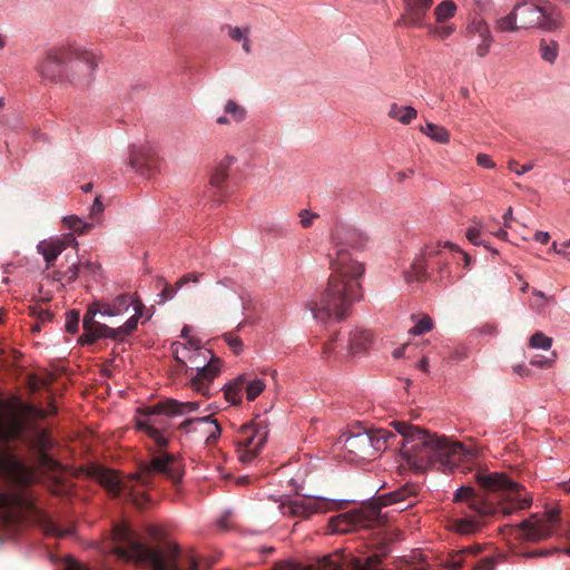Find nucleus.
<instances>
[{
	"label": "nucleus",
	"instance_id": "nucleus-7",
	"mask_svg": "<svg viewBox=\"0 0 570 570\" xmlns=\"http://www.w3.org/2000/svg\"><path fill=\"white\" fill-rule=\"evenodd\" d=\"M395 434L385 429L361 430L343 434L341 441L351 460H371L392 444Z\"/></svg>",
	"mask_w": 570,
	"mask_h": 570
},
{
	"label": "nucleus",
	"instance_id": "nucleus-56",
	"mask_svg": "<svg viewBox=\"0 0 570 570\" xmlns=\"http://www.w3.org/2000/svg\"><path fill=\"white\" fill-rule=\"evenodd\" d=\"M480 237V228L479 227H469L466 229V238L474 245H479Z\"/></svg>",
	"mask_w": 570,
	"mask_h": 570
},
{
	"label": "nucleus",
	"instance_id": "nucleus-53",
	"mask_svg": "<svg viewBox=\"0 0 570 570\" xmlns=\"http://www.w3.org/2000/svg\"><path fill=\"white\" fill-rule=\"evenodd\" d=\"M454 31L455 27L453 24L434 27L432 30V32L440 39L450 37Z\"/></svg>",
	"mask_w": 570,
	"mask_h": 570
},
{
	"label": "nucleus",
	"instance_id": "nucleus-10",
	"mask_svg": "<svg viewBox=\"0 0 570 570\" xmlns=\"http://www.w3.org/2000/svg\"><path fill=\"white\" fill-rule=\"evenodd\" d=\"M267 422L256 417L254 421L240 426L235 444L238 459L248 463L253 461L265 444L268 435Z\"/></svg>",
	"mask_w": 570,
	"mask_h": 570
},
{
	"label": "nucleus",
	"instance_id": "nucleus-49",
	"mask_svg": "<svg viewBox=\"0 0 570 570\" xmlns=\"http://www.w3.org/2000/svg\"><path fill=\"white\" fill-rule=\"evenodd\" d=\"M227 29H228V36L234 41H242L249 33V28L248 27L242 29V28H238V27L228 26Z\"/></svg>",
	"mask_w": 570,
	"mask_h": 570
},
{
	"label": "nucleus",
	"instance_id": "nucleus-54",
	"mask_svg": "<svg viewBox=\"0 0 570 570\" xmlns=\"http://www.w3.org/2000/svg\"><path fill=\"white\" fill-rule=\"evenodd\" d=\"M202 275L199 273H187L177 281V287H183L190 282L198 283Z\"/></svg>",
	"mask_w": 570,
	"mask_h": 570
},
{
	"label": "nucleus",
	"instance_id": "nucleus-59",
	"mask_svg": "<svg viewBox=\"0 0 570 570\" xmlns=\"http://www.w3.org/2000/svg\"><path fill=\"white\" fill-rule=\"evenodd\" d=\"M65 570H88L86 567H83L81 563H79L75 559H68L66 561Z\"/></svg>",
	"mask_w": 570,
	"mask_h": 570
},
{
	"label": "nucleus",
	"instance_id": "nucleus-2",
	"mask_svg": "<svg viewBox=\"0 0 570 570\" xmlns=\"http://www.w3.org/2000/svg\"><path fill=\"white\" fill-rule=\"evenodd\" d=\"M483 493L472 487H461L454 493V502L466 503L473 515L455 519L452 529L460 534H472L484 525V518L502 513L510 515L530 507L531 500L523 495V487L505 473L479 471L474 475Z\"/></svg>",
	"mask_w": 570,
	"mask_h": 570
},
{
	"label": "nucleus",
	"instance_id": "nucleus-58",
	"mask_svg": "<svg viewBox=\"0 0 570 570\" xmlns=\"http://www.w3.org/2000/svg\"><path fill=\"white\" fill-rule=\"evenodd\" d=\"M301 224L304 228H308L313 224V219L316 215H309L306 210H302L301 214Z\"/></svg>",
	"mask_w": 570,
	"mask_h": 570
},
{
	"label": "nucleus",
	"instance_id": "nucleus-35",
	"mask_svg": "<svg viewBox=\"0 0 570 570\" xmlns=\"http://www.w3.org/2000/svg\"><path fill=\"white\" fill-rule=\"evenodd\" d=\"M245 384V377L239 376L235 380V382L228 384L225 389V399L232 404H238L242 401V390Z\"/></svg>",
	"mask_w": 570,
	"mask_h": 570
},
{
	"label": "nucleus",
	"instance_id": "nucleus-57",
	"mask_svg": "<svg viewBox=\"0 0 570 570\" xmlns=\"http://www.w3.org/2000/svg\"><path fill=\"white\" fill-rule=\"evenodd\" d=\"M104 212V205L100 200V197H96L94 204L90 208V217L95 218L97 215L101 214Z\"/></svg>",
	"mask_w": 570,
	"mask_h": 570
},
{
	"label": "nucleus",
	"instance_id": "nucleus-24",
	"mask_svg": "<svg viewBox=\"0 0 570 570\" xmlns=\"http://www.w3.org/2000/svg\"><path fill=\"white\" fill-rule=\"evenodd\" d=\"M145 308V305L142 302H137L135 304V314L126 321V323L122 326H119L117 328H111L108 326V328H102L105 333H107V338H111L115 341H124L127 336H129L138 325V321L142 315V311Z\"/></svg>",
	"mask_w": 570,
	"mask_h": 570
},
{
	"label": "nucleus",
	"instance_id": "nucleus-3",
	"mask_svg": "<svg viewBox=\"0 0 570 570\" xmlns=\"http://www.w3.org/2000/svg\"><path fill=\"white\" fill-rule=\"evenodd\" d=\"M392 425L402 436L400 453L412 470L424 471L435 466L438 470L465 473L478 458L475 450L450 442L445 436L431 434L403 421H394Z\"/></svg>",
	"mask_w": 570,
	"mask_h": 570
},
{
	"label": "nucleus",
	"instance_id": "nucleus-50",
	"mask_svg": "<svg viewBox=\"0 0 570 570\" xmlns=\"http://www.w3.org/2000/svg\"><path fill=\"white\" fill-rule=\"evenodd\" d=\"M495 566L497 559L494 557H485L473 567V570H494Z\"/></svg>",
	"mask_w": 570,
	"mask_h": 570
},
{
	"label": "nucleus",
	"instance_id": "nucleus-13",
	"mask_svg": "<svg viewBox=\"0 0 570 570\" xmlns=\"http://www.w3.org/2000/svg\"><path fill=\"white\" fill-rule=\"evenodd\" d=\"M380 507L371 504L330 519V528L335 533H346L357 528H372L380 522Z\"/></svg>",
	"mask_w": 570,
	"mask_h": 570
},
{
	"label": "nucleus",
	"instance_id": "nucleus-20",
	"mask_svg": "<svg viewBox=\"0 0 570 570\" xmlns=\"http://www.w3.org/2000/svg\"><path fill=\"white\" fill-rule=\"evenodd\" d=\"M99 304L101 303L91 304L83 316V334L78 338L81 345H91L99 338H107V333L102 328H108V325L95 321L96 314L100 313Z\"/></svg>",
	"mask_w": 570,
	"mask_h": 570
},
{
	"label": "nucleus",
	"instance_id": "nucleus-29",
	"mask_svg": "<svg viewBox=\"0 0 570 570\" xmlns=\"http://www.w3.org/2000/svg\"><path fill=\"white\" fill-rule=\"evenodd\" d=\"M37 520L46 535L60 538L70 533L69 529H62L49 514L45 512H39Z\"/></svg>",
	"mask_w": 570,
	"mask_h": 570
},
{
	"label": "nucleus",
	"instance_id": "nucleus-52",
	"mask_svg": "<svg viewBox=\"0 0 570 570\" xmlns=\"http://www.w3.org/2000/svg\"><path fill=\"white\" fill-rule=\"evenodd\" d=\"M48 445V436L45 432H40L35 436L32 446L37 449L39 452H45Z\"/></svg>",
	"mask_w": 570,
	"mask_h": 570
},
{
	"label": "nucleus",
	"instance_id": "nucleus-38",
	"mask_svg": "<svg viewBox=\"0 0 570 570\" xmlns=\"http://www.w3.org/2000/svg\"><path fill=\"white\" fill-rule=\"evenodd\" d=\"M224 110L225 114L229 115L230 118L236 122L243 121L246 117L245 108L234 100H228L227 104L225 105Z\"/></svg>",
	"mask_w": 570,
	"mask_h": 570
},
{
	"label": "nucleus",
	"instance_id": "nucleus-11",
	"mask_svg": "<svg viewBox=\"0 0 570 570\" xmlns=\"http://www.w3.org/2000/svg\"><path fill=\"white\" fill-rule=\"evenodd\" d=\"M443 248L442 243L426 245L420 257L411 266L412 277L421 281L428 276V271L438 272L439 279L443 281L451 276L449 271V253Z\"/></svg>",
	"mask_w": 570,
	"mask_h": 570
},
{
	"label": "nucleus",
	"instance_id": "nucleus-64",
	"mask_svg": "<svg viewBox=\"0 0 570 570\" xmlns=\"http://www.w3.org/2000/svg\"><path fill=\"white\" fill-rule=\"evenodd\" d=\"M550 239V235L549 233L547 232H537L534 234V240L541 243V244H547Z\"/></svg>",
	"mask_w": 570,
	"mask_h": 570
},
{
	"label": "nucleus",
	"instance_id": "nucleus-23",
	"mask_svg": "<svg viewBox=\"0 0 570 570\" xmlns=\"http://www.w3.org/2000/svg\"><path fill=\"white\" fill-rule=\"evenodd\" d=\"M404 13L397 23L420 26L432 6V0H403Z\"/></svg>",
	"mask_w": 570,
	"mask_h": 570
},
{
	"label": "nucleus",
	"instance_id": "nucleus-47",
	"mask_svg": "<svg viewBox=\"0 0 570 570\" xmlns=\"http://www.w3.org/2000/svg\"><path fill=\"white\" fill-rule=\"evenodd\" d=\"M223 338L235 354H239L242 352L243 341L238 336H234L233 333H225Z\"/></svg>",
	"mask_w": 570,
	"mask_h": 570
},
{
	"label": "nucleus",
	"instance_id": "nucleus-17",
	"mask_svg": "<svg viewBox=\"0 0 570 570\" xmlns=\"http://www.w3.org/2000/svg\"><path fill=\"white\" fill-rule=\"evenodd\" d=\"M336 501L324 498H299L291 501L288 505L284 507L286 509L284 513L308 519L313 514L325 513L336 509Z\"/></svg>",
	"mask_w": 570,
	"mask_h": 570
},
{
	"label": "nucleus",
	"instance_id": "nucleus-55",
	"mask_svg": "<svg viewBox=\"0 0 570 570\" xmlns=\"http://www.w3.org/2000/svg\"><path fill=\"white\" fill-rule=\"evenodd\" d=\"M476 164L484 168H494L495 164L491 160L490 156L485 154H479L476 156Z\"/></svg>",
	"mask_w": 570,
	"mask_h": 570
},
{
	"label": "nucleus",
	"instance_id": "nucleus-37",
	"mask_svg": "<svg viewBox=\"0 0 570 570\" xmlns=\"http://www.w3.org/2000/svg\"><path fill=\"white\" fill-rule=\"evenodd\" d=\"M456 4L452 0H444L439 3L434 10L438 22H444L454 17Z\"/></svg>",
	"mask_w": 570,
	"mask_h": 570
},
{
	"label": "nucleus",
	"instance_id": "nucleus-6",
	"mask_svg": "<svg viewBox=\"0 0 570 570\" xmlns=\"http://www.w3.org/2000/svg\"><path fill=\"white\" fill-rule=\"evenodd\" d=\"M199 402H179L167 399L146 409V417L137 421L139 431L145 432L154 443L165 449L169 445L167 432L170 428L169 416H181L199 409Z\"/></svg>",
	"mask_w": 570,
	"mask_h": 570
},
{
	"label": "nucleus",
	"instance_id": "nucleus-33",
	"mask_svg": "<svg viewBox=\"0 0 570 570\" xmlns=\"http://www.w3.org/2000/svg\"><path fill=\"white\" fill-rule=\"evenodd\" d=\"M420 130L436 142L448 144L450 141V132L442 126L428 122Z\"/></svg>",
	"mask_w": 570,
	"mask_h": 570
},
{
	"label": "nucleus",
	"instance_id": "nucleus-40",
	"mask_svg": "<svg viewBox=\"0 0 570 570\" xmlns=\"http://www.w3.org/2000/svg\"><path fill=\"white\" fill-rule=\"evenodd\" d=\"M65 223L70 229L81 235L87 234L92 227V224L82 222L78 216L66 217Z\"/></svg>",
	"mask_w": 570,
	"mask_h": 570
},
{
	"label": "nucleus",
	"instance_id": "nucleus-18",
	"mask_svg": "<svg viewBox=\"0 0 570 570\" xmlns=\"http://www.w3.org/2000/svg\"><path fill=\"white\" fill-rule=\"evenodd\" d=\"M178 430L185 434L196 433L205 438V443L214 444L220 435L222 429L212 415L187 419L178 425Z\"/></svg>",
	"mask_w": 570,
	"mask_h": 570
},
{
	"label": "nucleus",
	"instance_id": "nucleus-62",
	"mask_svg": "<svg viewBox=\"0 0 570 570\" xmlns=\"http://www.w3.org/2000/svg\"><path fill=\"white\" fill-rule=\"evenodd\" d=\"M232 518V513L230 512H226L225 514H223L220 517V519L218 520V525L219 528L224 529V530H227L229 528V520Z\"/></svg>",
	"mask_w": 570,
	"mask_h": 570
},
{
	"label": "nucleus",
	"instance_id": "nucleus-9",
	"mask_svg": "<svg viewBox=\"0 0 570 570\" xmlns=\"http://www.w3.org/2000/svg\"><path fill=\"white\" fill-rule=\"evenodd\" d=\"M67 82L76 87H88L98 67V57L85 48L67 47Z\"/></svg>",
	"mask_w": 570,
	"mask_h": 570
},
{
	"label": "nucleus",
	"instance_id": "nucleus-32",
	"mask_svg": "<svg viewBox=\"0 0 570 570\" xmlns=\"http://www.w3.org/2000/svg\"><path fill=\"white\" fill-rule=\"evenodd\" d=\"M63 248L65 246L61 242L40 243L38 245V250L43 255L48 268L53 264Z\"/></svg>",
	"mask_w": 570,
	"mask_h": 570
},
{
	"label": "nucleus",
	"instance_id": "nucleus-46",
	"mask_svg": "<svg viewBox=\"0 0 570 570\" xmlns=\"http://www.w3.org/2000/svg\"><path fill=\"white\" fill-rule=\"evenodd\" d=\"M179 288L180 287H177V282L174 285L164 282V288L159 293V303H165L169 299H173Z\"/></svg>",
	"mask_w": 570,
	"mask_h": 570
},
{
	"label": "nucleus",
	"instance_id": "nucleus-28",
	"mask_svg": "<svg viewBox=\"0 0 570 570\" xmlns=\"http://www.w3.org/2000/svg\"><path fill=\"white\" fill-rule=\"evenodd\" d=\"M23 434V425L17 420L4 422L0 417V444L7 445L9 442L19 440Z\"/></svg>",
	"mask_w": 570,
	"mask_h": 570
},
{
	"label": "nucleus",
	"instance_id": "nucleus-42",
	"mask_svg": "<svg viewBox=\"0 0 570 570\" xmlns=\"http://www.w3.org/2000/svg\"><path fill=\"white\" fill-rule=\"evenodd\" d=\"M265 389V384L262 380H253L246 383V397L248 401H254Z\"/></svg>",
	"mask_w": 570,
	"mask_h": 570
},
{
	"label": "nucleus",
	"instance_id": "nucleus-36",
	"mask_svg": "<svg viewBox=\"0 0 570 570\" xmlns=\"http://www.w3.org/2000/svg\"><path fill=\"white\" fill-rule=\"evenodd\" d=\"M518 17L519 14L514 6L508 16L502 17L495 21V29L501 32L518 30L520 28V26L517 23Z\"/></svg>",
	"mask_w": 570,
	"mask_h": 570
},
{
	"label": "nucleus",
	"instance_id": "nucleus-39",
	"mask_svg": "<svg viewBox=\"0 0 570 570\" xmlns=\"http://www.w3.org/2000/svg\"><path fill=\"white\" fill-rule=\"evenodd\" d=\"M80 265L77 263H72L65 272L57 271L53 273V279L58 282L66 281L67 283H71L77 279L79 274Z\"/></svg>",
	"mask_w": 570,
	"mask_h": 570
},
{
	"label": "nucleus",
	"instance_id": "nucleus-12",
	"mask_svg": "<svg viewBox=\"0 0 570 570\" xmlns=\"http://www.w3.org/2000/svg\"><path fill=\"white\" fill-rule=\"evenodd\" d=\"M188 361L197 370L196 375L190 379V386L198 393L208 395L210 384L220 372V360L210 350H204L188 356Z\"/></svg>",
	"mask_w": 570,
	"mask_h": 570
},
{
	"label": "nucleus",
	"instance_id": "nucleus-15",
	"mask_svg": "<svg viewBox=\"0 0 570 570\" xmlns=\"http://www.w3.org/2000/svg\"><path fill=\"white\" fill-rule=\"evenodd\" d=\"M338 334H334L323 346V356L330 358L333 354H337L343 350H347L348 354H357L368 348L372 343V335L365 330H354L350 333L346 346L337 344Z\"/></svg>",
	"mask_w": 570,
	"mask_h": 570
},
{
	"label": "nucleus",
	"instance_id": "nucleus-5",
	"mask_svg": "<svg viewBox=\"0 0 570 570\" xmlns=\"http://www.w3.org/2000/svg\"><path fill=\"white\" fill-rule=\"evenodd\" d=\"M156 473L178 483L183 478V468L173 454L164 452L154 456L149 463L141 464L136 474L122 478L116 471L102 470L98 474V480L114 498H124L137 508L144 509L150 499L145 491L136 490V483L149 487Z\"/></svg>",
	"mask_w": 570,
	"mask_h": 570
},
{
	"label": "nucleus",
	"instance_id": "nucleus-43",
	"mask_svg": "<svg viewBox=\"0 0 570 570\" xmlns=\"http://www.w3.org/2000/svg\"><path fill=\"white\" fill-rule=\"evenodd\" d=\"M433 328V321L430 316H423L411 330L413 335H421L430 332Z\"/></svg>",
	"mask_w": 570,
	"mask_h": 570
},
{
	"label": "nucleus",
	"instance_id": "nucleus-4",
	"mask_svg": "<svg viewBox=\"0 0 570 570\" xmlns=\"http://www.w3.org/2000/svg\"><path fill=\"white\" fill-rule=\"evenodd\" d=\"M111 540V554L151 570H202L213 564L209 559L198 558L193 551H183L171 542L149 546L125 523L114 525Z\"/></svg>",
	"mask_w": 570,
	"mask_h": 570
},
{
	"label": "nucleus",
	"instance_id": "nucleus-61",
	"mask_svg": "<svg viewBox=\"0 0 570 570\" xmlns=\"http://www.w3.org/2000/svg\"><path fill=\"white\" fill-rule=\"evenodd\" d=\"M513 372L520 376H529L530 375V370L528 368L527 365L524 364H517L513 366Z\"/></svg>",
	"mask_w": 570,
	"mask_h": 570
},
{
	"label": "nucleus",
	"instance_id": "nucleus-1",
	"mask_svg": "<svg viewBox=\"0 0 570 570\" xmlns=\"http://www.w3.org/2000/svg\"><path fill=\"white\" fill-rule=\"evenodd\" d=\"M331 239V275L320 298L311 306L314 318L320 322L343 321L351 306L363 297L361 279L365 266L352 256L348 248L363 249L368 243L367 236L355 227L342 225L332 232Z\"/></svg>",
	"mask_w": 570,
	"mask_h": 570
},
{
	"label": "nucleus",
	"instance_id": "nucleus-60",
	"mask_svg": "<svg viewBox=\"0 0 570 570\" xmlns=\"http://www.w3.org/2000/svg\"><path fill=\"white\" fill-rule=\"evenodd\" d=\"M530 364L541 368H548L551 366L552 362L548 358H532Z\"/></svg>",
	"mask_w": 570,
	"mask_h": 570
},
{
	"label": "nucleus",
	"instance_id": "nucleus-41",
	"mask_svg": "<svg viewBox=\"0 0 570 570\" xmlns=\"http://www.w3.org/2000/svg\"><path fill=\"white\" fill-rule=\"evenodd\" d=\"M529 345L532 348L549 350L552 345V340L542 332H537L530 337Z\"/></svg>",
	"mask_w": 570,
	"mask_h": 570
},
{
	"label": "nucleus",
	"instance_id": "nucleus-19",
	"mask_svg": "<svg viewBox=\"0 0 570 570\" xmlns=\"http://www.w3.org/2000/svg\"><path fill=\"white\" fill-rule=\"evenodd\" d=\"M160 158L150 147L130 148L129 165L142 176L151 177L159 170Z\"/></svg>",
	"mask_w": 570,
	"mask_h": 570
},
{
	"label": "nucleus",
	"instance_id": "nucleus-48",
	"mask_svg": "<svg viewBox=\"0 0 570 570\" xmlns=\"http://www.w3.org/2000/svg\"><path fill=\"white\" fill-rule=\"evenodd\" d=\"M367 563L365 564L362 559L354 558L351 560L350 568L351 570H371L372 563L376 561V557L367 558Z\"/></svg>",
	"mask_w": 570,
	"mask_h": 570
},
{
	"label": "nucleus",
	"instance_id": "nucleus-22",
	"mask_svg": "<svg viewBox=\"0 0 570 570\" xmlns=\"http://www.w3.org/2000/svg\"><path fill=\"white\" fill-rule=\"evenodd\" d=\"M417 494L419 485L407 483L395 491L380 495L377 501L381 507L396 504L399 505L397 510L403 511L416 503Z\"/></svg>",
	"mask_w": 570,
	"mask_h": 570
},
{
	"label": "nucleus",
	"instance_id": "nucleus-31",
	"mask_svg": "<svg viewBox=\"0 0 570 570\" xmlns=\"http://www.w3.org/2000/svg\"><path fill=\"white\" fill-rule=\"evenodd\" d=\"M387 116L403 125H409L413 119L416 118L417 111L411 106H400L397 104H392L390 106Z\"/></svg>",
	"mask_w": 570,
	"mask_h": 570
},
{
	"label": "nucleus",
	"instance_id": "nucleus-21",
	"mask_svg": "<svg viewBox=\"0 0 570 570\" xmlns=\"http://www.w3.org/2000/svg\"><path fill=\"white\" fill-rule=\"evenodd\" d=\"M466 37L478 36L480 38V43L475 47V53L478 57H485L493 43L494 39L491 35L490 27L488 22L479 14H473L470 17L466 29Z\"/></svg>",
	"mask_w": 570,
	"mask_h": 570
},
{
	"label": "nucleus",
	"instance_id": "nucleus-27",
	"mask_svg": "<svg viewBox=\"0 0 570 570\" xmlns=\"http://www.w3.org/2000/svg\"><path fill=\"white\" fill-rule=\"evenodd\" d=\"M137 299H132L128 294L118 295L111 303H102L99 304L100 313L107 316H117L126 311L132 305L137 304Z\"/></svg>",
	"mask_w": 570,
	"mask_h": 570
},
{
	"label": "nucleus",
	"instance_id": "nucleus-25",
	"mask_svg": "<svg viewBox=\"0 0 570 570\" xmlns=\"http://www.w3.org/2000/svg\"><path fill=\"white\" fill-rule=\"evenodd\" d=\"M171 351L175 361L180 367H186V361H188V356L197 352H204V350L200 347V341L196 337L188 338L186 343H173Z\"/></svg>",
	"mask_w": 570,
	"mask_h": 570
},
{
	"label": "nucleus",
	"instance_id": "nucleus-44",
	"mask_svg": "<svg viewBox=\"0 0 570 570\" xmlns=\"http://www.w3.org/2000/svg\"><path fill=\"white\" fill-rule=\"evenodd\" d=\"M79 321H80L79 312H77L75 309L69 311L66 314V331L68 333L75 334L78 331Z\"/></svg>",
	"mask_w": 570,
	"mask_h": 570
},
{
	"label": "nucleus",
	"instance_id": "nucleus-26",
	"mask_svg": "<svg viewBox=\"0 0 570 570\" xmlns=\"http://www.w3.org/2000/svg\"><path fill=\"white\" fill-rule=\"evenodd\" d=\"M236 159L233 156H226L222 159L218 165L215 167L210 179L209 185L212 188L216 189L214 196L219 194L224 187V184L229 177V170L232 166L235 164Z\"/></svg>",
	"mask_w": 570,
	"mask_h": 570
},
{
	"label": "nucleus",
	"instance_id": "nucleus-63",
	"mask_svg": "<svg viewBox=\"0 0 570 570\" xmlns=\"http://www.w3.org/2000/svg\"><path fill=\"white\" fill-rule=\"evenodd\" d=\"M53 314L48 311V309H40L38 313H37V318L40 321V322H47V321H50L52 318Z\"/></svg>",
	"mask_w": 570,
	"mask_h": 570
},
{
	"label": "nucleus",
	"instance_id": "nucleus-51",
	"mask_svg": "<svg viewBox=\"0 0 570 570\" xmlns=\"http://www.w3.org/2000/svg\"><path fill=\"white\" fill-rule=\"evenodd\" d=\"M508 168L510 170L514 171L517 175H523V174L530 171L533 168V164L529 163V164H524L522 166H519L517 160L511 159L508 163Z\"/></svg>",
	"mask_w": 570,
	"mask_h": 570
},
{
	"label": "nucleus",
	"instance_id": "nucleus-8",
	"mask_svg": "<svg viewBox=\"0 0 570 570\" xmlns=\"http://www.w3.org/2000/svg\"><path fill=\"white\" fill-rule=\"evenodd\" d=\"M515 8L520 18V28L553 32L563 27L561 12L550 2L519 1Z\"/></svg>",
	"mask_w": 570,
	"mask_h": 570
},
{
	"label": "nucleus",
	"instance_id": "nucleus-16",
	"mask_svg": "<svg viewBox=\"0 0 570 570\" xmlns=\"http://www.w3.org/2000/svg\"><path fill=\"white\" fill-rule=\"evenodd\" d=\"M67 48L52 49L39 63L38 70L43 79L51 82H67Z\"/></svg>",
	"mask_w": 570,
	"mask_h": 570
},
{
	"label": "nucleus",
	"instance_id": "nucleus-14",
	"mask_svg": "<svg viewBox=\"0 0 570 570\" xmlns=\"http://www.w3.org/2000/svg\"><path fill=\"white\" fill-rule=\"evenodd\" d=\"M559 522V511L552 509L542 518L532 517L524 520L520 525V534L530 542H539L556 533Z\"/></svg>",
	"mask_w": 570,
	"mask_h": 570
},
{
	"label": "nucleus",
	"instance_id": "nucleus-30",
	"mask_svg": "<svg viewBox=\"0 0 570 570\" xmlns=\"http://www.w3.org/2000/svg\"><path fill=\"white\" fill-rule=\"evenodd\" d=\"M480 546H471L458 551H453L448 556L445 564L451 570H459L465 563L468 556H475L480 552Z\"/></svg>",
	"mask_w": 570,
	"mask_h": 570
},
{
	"label": "nucleus",
	"instance_id": "nucleus-34",
	"mask_svg": "<svg viewBox=\"0 0 570 570\" xmlns=\"http://www.w3.org/2000/svg\"><path fill=\"white\" fill-rule=\"evenodd\" d=\"M540 57L549 62L553 63L559 55V43L556 40L541 39L539 43Z\"/></svg>",
	"mask_w": 570,
	"mask_h": 570
},
{
	"label": "nucleus",
	"instance_id": "nucleus-45",
	"mask_svg": "<svg viewBox=\"0 0 570 570\" xmlns=\"http://www.w3.org/2000/svg\"><path fill=\"white\" fill-rule=\"evenodd\" d=\"M443 248H448L449 253H456L460 255L462 262H463V267L464 268H469L470 267V263H471V257L468 253L461 250L459 248L458 245L451 243V242H445L443 243Z\"/></svg>",
	"mask_w": 570,
	"mask_h": 570
}]
</instances>
